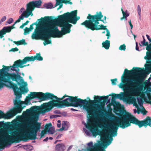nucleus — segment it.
I'll return each mask as SVG.
<instances>
[{"mask_svg":"<svg viewBox=\"0 0 151 151\" xmlns=\"http://www.w3.org/2000/svg\"><path fill=\"white\" fill-rule=\"evenodd\" d=\"M133 119L137 118L135 117L130 118L129 116L127 114L124 115L121 119L118 117H116V122L114 123H112L111 124L104 123L103 125L99 123L98 125L100 128L107 129H105V132H106L107 130H109L107 134H105V136L101 137V140L103 141L105 143H106L107 145H109L113 140L112 137L116 136L117 135V131L119 124H120L119 127L122 129H124L130 126V122L137 125L134 122H132V120Z\"/></svg>","mask_w":151,"mask_h":151,"instance_id":"nucleus-2","label":"nucleus"},{"mask_svg":"<svg viewBox=\"0 0 151 151\" xmlns=\"http://www.w3.org/2000/svg\"><path fill=\"white\" fill-rule=\"evenodd\" d=\"M19 132L17 131H14L12 132V134L14 135H19Z\"/></svg>","mask_w":151,"mask_h":151,"instance_id":"nucleus-54","label":"nucleus"},{"mask_svg":"<svg viewBox=\"0 0 151 151\" xmlns=\"http://www.w3.org/2000/svg\"><path fill=\"white\" fill-rule=\"evenodd\" d=\"M61 116L57 114H55V115H52L50 116V119H53L54 118H56L58 117H61Z\"/></svg>","mask_w":151,"mask_h":151,"instance_id":"nucleus-46","label":"nucleus"},{"mask_svg":"<svg viewBox=\"0 0 151 151\" xmlns=\"http://www.w3.org/2000/svg\"><path fill=\"white\" fill-rule=\"evenodd\" d=\"M20 21V19H19V18L18 19L16 20L15 22H14V23L12 25V26H11V27H14L13 29L15 28V27H14V26L15 25V24L18 22H19Z\"/></svg>","mask_w":151,"mask_h":151,"instance_id":"nucleus-53","label":"nucleus"},{"mask_svg":"<svg viewBox=\"0 0 151 151\" xmlns=\"http://www.w3.org/2000/svg\"><path fill=\"white\" fill-rule=\"evenodd\" d=\"M46 134V133L45 132V130H43L42 131L41 133L40 134L41 137H43L45 136Z\"/></svg>","mask_w":151,"mask_h":151,"instance_id":"nucleus-49","label":"nucleus"},{"mask_svg":"<svg viewBox=\"0 0 151 151\" xmlns=\"http://www.w3.org/2000/svg\"><path fill=\"white\" fill-rule=\"evenodd\" d=\"M97 108L98 109L100 110V111L99 113V114L100 116H103L104 115V114L103 111L101 110V108L99 107H98Z\"/></svg>","mask_w":151,"mask_h":151,"instance_id":"nucleus-50","label":"nucleus"},{"mask_svg":"<svg viewBox=\"0 0 151 151\" xmlns=\"http://www.w3.org/2000/svg\"><path fill=\"white\" fill-rule=\"evenodd\" d=\"M11 78L8 74H4L0 77V89L2 88L4 86V83H7L10 81Z\"/></svg>","mask_w":151,"mask_h":151,"instance_id":"nucleus-16","label":"nucleus"},{"mask_svg":"<svg viewBox=\"0 0 151 151\" xmlns=\"http://www.w3.org/2000/svg\"><path fill=\"white\" fill-rule=\"evenodd\" d=\"M37 106H33L30 109H27L26 112L27 113H29L37 109Z\"/></svg>","mask_w":151,"mask_h":151,"instance_id":"nucleus-35","label":"nucleus"},{"mask_svg":"<svg viewBox=\"0 0 151 151\" xmlns=\"http://www.w3.org/2000/svg\"><path fill=\"white\" fill-rule=\"evenodd\" d=\"M29 16V13H28L26 11H23L22 13L19 17V19L23 20L24 18H27Z\"/></svg>","mask_w":151,"mask_h":151,"instance_id":"nucleus-24","label":"nucleus"},{"mask_svg":"<svg viewBox=\"0 0 151 151\" xmlns=\"http://www.w3.org/2000/svg\"><path fill=\"white\" fill-rule=\"evenodd\" d=\"M141 108L140 109L141 113L143 115H145L147 112V111L146 110L145 108L143 106H142Z\"/></svg>","mask_w":151,"mask_h":151,"instance_id":"nucleus-34","label":"nucleus"},{"mask_svg":"<svg viewBox=\"0 0 151 151\" xmlns=\"http://www.w3.org/2000/svg\"><path fill=\"white\" fill-rule=\"evenodd\" d=\"M12 87L14 92V94L16 96L15 99L14 100L13 103L14 105L17 107L15 110L13 111V112L15 113H21L22 110V104L24 102L22 101L19 99L22 97L21 92L27 93L28 91L27 88L26 89L24 86H21L18 88L17 86L16 85L15 86H12Z\"/></svg>","mask_w":151,"mask_h":151,"instance_id":"nucleus-6","label":"nucleus"},{"mask_svg":"<svg viewBox=\"0 0 151 151\" xmlns=\"http://www.w3.org/2000/svg\"><path fill=\"white\" fill-rule=\"evenodd\" d=\"M145 78L143 77H141L138 80H137L139 82V85L138 86H140L141 85H143V84H142V83L144 81H145Z\"/></svg>","mask_w":151,"mask_h":151,"instance_id":"nucleus-38","label":"nucleus"},{"mask_svg":"<svg viewBox=\"0 0 151 151\" xmlns=\"http://www.w3.org/2000/svg\"><path fill=\"white\" fill-rule=\"evenodd\" d=\"M137 99L139 104L140 105V107H141V106H142V105L143 104L142 99L141 97H139L137 98Z\"/></svg>","mask_w":151,"mask_h":151,"instance_id":"nucleus-37","label":"nucleus"},{"mask_svg":"<svg viewBox=\"0 0 151 151\" xmlns=\"http://www.w3.org/2000/svg\"><path fill=\"white\" fill-rule=\"evenodd\" d=\"M32 2L29 3L27 4V10H30L32 9Z\"/></svg>","mask_w":151,"mask_h":151,"instance_id":"nucleus-39","label":"nucleus"},{"mask_svg":"<svg viewBox=\"0 0 151 151\" xmlns=\"http://www.w3.org/2000/svg\"><path fill=\"white\" fill-rule=\"evenodd\" d=\"M48 133L51 134H53L55 132V128L54 127H52L49 128L48 130Z\"/></svg>","mask_w":151,"mask_h":151,"instance_id":"nucleus-36","label":"nucleus"},{"mask_svg":"<svg viewBox=\"0 0 151 151\" xmlns=\"http://www.w3.org/2000/svg\"><path fill=\"white\" fill-rule=\"evenodd\" d=\"M106 31L107 33L106 34V35L108 36L107 37V39H109V37L110 36V32L108 29L106 30Z\"/></svg>","mask_w":151,"mask_h":151,"instance_id":"nucleus-55","label":"nucleus"},{"mask_svg":"<svg viewBox=\"0 0 151 151\" xmlns=\"http://www.w3.org/2000/svg\"><path fill=\"white\" fill-rule=\"evenodd\" d=\"M54 113L55 114H61L60 111L58 110H55L54 111Z\"/></svg>","mask_w":151,"mask_h":151,"instance_id":"nucleus-61","label":"nucleus"},{"mask_svg":"<svg viewBox=\"0 0 151 151\" xmlns=\"http://www.w3.org/2000/svg\"><path fill=\"white\" fill-rule=\"evenodd\" d=\"M31 96L32 99H38L40 101H42L45 100H48L49 99H55L56 100L52 99V101L54 103V102H57L59 103H62V101L65 97V96H64L62 98H58L56 96H55L53 94L51 93H46L45 95L41 92H31ZM51 101H50V102ZM48 103H46L47 105L50 106V107L46 108L42 111V113L43 114H45L46 113L50 111L51 108H52L55 106H51ZM54 103H55L54 102ZM58 107V106H57Z\"/></svg>","mask_w":151,"mask_h":151,"instance_id":"nucleus-4","label":"nucleus"},{"mask_svg":"<svg viewBox=\"0 0 151 151\" xmlns=\"http://www.w3.org/2000/svg\"><path fill=\"white\" fill-rule=\"evenodd\" d=\"M123 74L121 77L122 82L120 83L119 85V88H122L124 87V83H126V84L129 85L132 87H135L136 89L140 91H143L144 86L143 85H141L138 86L139 85V82L137 81L133 78H130L128 77L125 78L124 77Z\"/></svg>","mask_w":151,"mask_h":151,"instance_id":"nucleus-8","label":"nucleus"},{"mask_svg":"<svg viewBox=\"0 0 151 151\" xmlns=\"http://www.w3.org/2000/svg\"><path fill=\"white\" fill-rule=\"evenodd\" d=\"M122 11L123 14V17H125V18H126L129 15V14L127 12L125 13L124 12L122 9Z\"/></svg>","mask_w":151,"mask_h":151,"instance_id":"nucleus-44","label":"nucleus"},{"mask_svg":"<svg viewBox=\"0 0 151 151\" xmlns=\"http://www.w3.org/2000/svg\"><path fill=\"white\" fill-rule=\"evenodd\" d=\"M128 23H129V24L130 26L131 29H132L133 26L132 24L131 23V20H130L128 22Z\"/></svg>","mask_w":151,"mask_h":151,"instance_id":"nucleus-63","label":"nucleus"},{"mask_svg":"<svg viewBox=\"0 0 151 151\" xmlns=\"http://www.w3.org/2000/svg\"><path fill=\"white\" fill-rule=\"evenodd\" d=\"M14 27H11L10 26L4 27L2 29L0 30L1 34L2 36L6 34V33L10 32L12 29H13Z\"/></svg>","mask_w":151,"mask_h":151,"instance_id":"nucleus-18","label":"nucleus"},{"mask_svg":"<svg viewBox=\"0 0 151 151\" xmlns=\"http://www.w3.org/2000/svg\"><path fill=\"white\" fill-rule=\"evenodd\" d=\"M32 10H27L26 12H27L28 13H29V15H31V16H33V14L32 12Z\"/></svg>","mask_w":151,"mask_h":151,"instance_id":"nucleus-58","label":"nucleus"},{"mask_svg":"<svg viewBox=\"0 0 151 151\" xmlns=\"http://www.w3.org/2000/svg\"><path fill=\"white\" fill-rule=\"evenodd\" d=\"M24 35H25L29 33V31L30 30L29 29V28L27 27H26L25 29H24Z\"/></svg>","mask_w":151,"mask_h":151,"instance_id":"nucleus-42","label":"nucleus"},{"mask_svg":"<svg viewBox=\"0 0 151 151\" xmlns=\"http://www.w3.org/2000/svg\"><path fill=\"white\" fill-rule=\"evenodd\" d=\"M132 121L137 125L139 128L143 127H147L148 126L151 127V118L148 116H147L145 119L141 121L137 119H133Z\"/></svg>","mask_w":151,"mask_h":151,"instance_id":"nucleus-12","label":"nucleus"},{"mask_svg":"<svg viewBox=\"0 0 151 151\" xmlns=\"http://www.w3.org/2000/svg\"><path fill=\"white\" fill-rule=\"evenodd\" d=\"M55 149L57 151H64L65 149V145L61 143L57 144L55 146Z\"/></svg>","mask_w":151,"mask_h":151,"instance_id":"nucleus-20","label":"nucleus"},{"mask_svg":"<svg viewBox=\"0 0 151 151\" xmlns=\"http://www.w3.org/2000/svg\"><path fill=\"white\" fill-rule=\"evenodd\" d=\"M45 33L43 32L42 31H36V29L33 32L31 36V38L32 39L38 40L41 38L45 40V42H43L44 45L45 46L46 45L51 44V40H48L49 38H47L45 36Z\"/></svg>","mask_w":151,"mask_h":151,"instance_id":"nucleus-10","label":"nucleus"},{"mask_svg":"<svg viewBox=\"0 0 151 151\" xmlns=\"http://www.w3.org/2000/svg\"><path fill=\"white\" fill-rule=\"evenodd\" d=\"M35 24V23H34L33 24H31L30 26V27L29 28V29L30 30H32L33 29V26Z\"/></svg>","mask_w":151,"mask_h":151,"instance_id":"nucleus-60","label":"nucleus"},{"mask_svg":"<svg viewBox=\"0 0 151 151\" xmlns=\"http://www.w3.org/2000/svg\"><path fill=\"white\" fill-rule=\"evenodd\" d=\"M4 115L5 114L1 110H0V119L2 118H4Z\"/></svg>","mask_w":151,"mask_h":151,"instance_id":"nucleus-52","label":"nucleus"},{"mask_svg":"<svg viewBox=\"0 0 151 151\" xmlns=\"http://www.w3.org/2000/svg\"><path fill=\"white\" fill-rule=\"evenodd\" d=\"M24 64H22L21 60L19 59L15 61L13 65L10 66L11 70L16 72V73H13L10 75L11 78L13 81L17 82L18 85L21 84L24 81L23 78L21 76V73L19 68H22L29 65V64L24 65Z\"/></svg>","mask_w":151,"mask_h":151,"instance_id":"nucleus-7","label":"nucleus"},{"mask_svg":"<svg viewBox=\"0 0 151 151\" xmlns=\"http://www.w3.org/2000/svg\"><path fill=\"white\" fill-rule=\"evenodd\" d=\"M68 97L64 100L62 101V104L55 103L52 101L49 103L51 106H58V107L65 108L69 106H72L77 107L80 106L81 104H83L85 109L89 113H94L95 112L92 111L91 108H88L87 105L88 104V101L86 100L78 99L77 97H72L70 96H65Z\"/></svg>","mask_w":151,"mask_h":151,"instance_id":"nucleus-3","label":"nucleus"},{"mask_svg":"<svg viewBox=\"0 0 151 151\" xmlns=\"http://www.w3.org/2000/svg\"><path fill=\"white\" fill-rule=\"evenodd\" d=\"M13 19L12 18H10L6 21V25H7V24H10L12 22Z\"/></svg>","mask_w":151,"mask_h":151,"instance_id":"nucleus-43","label":"nucleus"},{"mask_svg":"<svg viewBox=\"0 0 151 151\" xmlns=\"http://www.w3.org/2000/svg\"><path fill=\"white\" fill-rule=\"evenodd\" d=\"M37 124V125L35 126L33 124L32 125V127L33 128L29 134V137L32 139H35L36 138L38 132L40 131V128L41 123H39Z\"/></svg>","mask_w":151,"mask_h":151,"instance_id":"nucleus-13","label":"nucleus"},{"mask_svg":"<svg viewBox=\"0 0 151 151\" xmlns=\"http://www.w3.org/2000/svg\"><path fill=\"white\" fill-rule=\"evenodd\" d=\"M102 45L106 49H108L110 46V41L108 40H106L105 42H103Z\"/></svg>","mask_w":151,"mask_h":151,"instance_id":"nucleus-26","label":"nucleus"},{"mask_svg":"<svg viewBox=\"0 0 151 151\" xmlns=\"http://www.w3.org/2000/svg\"><path fill=\"white\" fill-rule=\"evenodd\" d=\"M117 81V79L116 78H115L113 79H111V83L112 85H116V82Z\"/></svg>","mask_w":151,"mask_h":151,"instance_id":"nucleus-51","label":"nucleus"},{"mask_svg":"<svg viewBox=\"0 0 151 151\" xmlns=\"http://www.w3.org/2000/svg\"><path fill=\"white\" fill-rule=\"evenodd\" d=\"M14 43L17 45H27V43L24 40L22 39L20 41H18L17 42L14 41Z\"/></svg>","mask_w":151,"mask_h":151,"instance_id":"nucleus-30","label":"nucleus"},{"mask_svg":"<svg viewBox=\"0 0 151 151\" xmlns=\"http://www.w3.org/2000/svg\"><path fill=\"white\" fill-rule=\"evenodd\" d=\"M29 96H30V97H28L27 98V99L25 100V102L27 103V104H30V99H32L31 97L32 96H31V92L30 93V94L29 95Z\"/></svg>","mask_w":151,"mask_h":151,"instance_id":"nucleus-41","label":"nucleus"},{"mask_svg":"<svg viewBox=\"0 0 151 151\" xmlns=\"http://www.w3.org/2000/svg\"><path fill=\"white\" fill-rule=\"evenodd\" d=\"M11 137L8 134L6 131L3 129H0V138L4 141H7L8 138Z\"/></svg>","mask_w":151,"mask_h":151,"instance_id":"nucleus-17","label":"nucleus"},{"mask_svg":"<svg viewBox=\"0 0 151 151\" xmlns=\"http://www.w3.org/2000/svg\"><path fill=\"white\" fill-rule=\"evenodd\" d=\"M121 50L125 51L126 50V46L124 44L121 45L119 48Z\"/></svg>","mask_w":151,"mask_h":151,"instance_id":"nucleus-40","label":"nucleus"},{"mask_svg":"<svg viewBox=\"0 0 151 151\" xmlns=\"http://www.w3.org/2000/svg\"><path fill=\"white\" fill-rule=\"evenodd\" d=\"M108 96H103L100 97L98 96H95V99L96 100L95 101L96 102H98V100H96L97 99H98L100 101H101L102 100H103V102L105 103L106 101V100L105 99H108Z\"/></svg>","mask_w":151,"mask_h":151,"instance_id":"nucleus-22","label":"nucleus"},{"mask_svg":"<svg viewBox=\"0 0 151 151\" xmlns=\"http://www.w3.org/2000/svg\"><path fill=\"white\" fill-rule=\"evenodd\" d=\"M34 59L33 56L27 57H25L23 60H21L22 64H26L27 62L31 61H34Z\"/></svg>","mask_w":151,"mask_h":151,"instance_id":"nucleus-23","label":"nucleus"},{"mask_svg":"<svg viewBox=\"0 0 151 151\" xmlns=\"http://www.w3.org/2000/svg\"><path fill=\"white\" fill-rule=\"evenodd\" d=\"M64 125V127L65 128V130H67L69 127V122L67 121H64L62 122V125Z\"/></svg>","mask_w":151,"mask_h":151,"instance_id":"nucleus-29","label":"nucleus"},{"mask_svg":"<svg viewBox=\"0 0 151 151\" xmlns=\"http://www.w3.org/2000/svg\"><path fill=\"white\" fill-rule=\"evenodd\" d=\"M51 20L50 17H45L44 21L48 24L38 25L36 28V31H42L45 33V36L47 38L51 37H61L66 33H69L72 25L68 23L67 20H61L59 18Z\"/></svg>","mask_w":151,"mask_h":151,"instance_id":"nucleus-1","label":"nucleus"},{"mask_svg":"<svg viewBox=\"0 0 151 151\" xmlns=\"http://www.w3.org/2000/svg\"><path fill=\"white\" fill-rule=\"evenodd\" d=\"M17 114V112L13 113V111L12 114H9L4 115V118L5 119H10L13 117Z\"/></svg>","mask_w":151,"mask_h":151,"instance_id":"nucleus-28","label":"nucleus"},{"mask_svg":"<svg viewBox=\"0 0 151 151\" xmlns=\"http://www.w3.org/2000/svg\"><path fill=\"white\" fill-rule=\"evenodd\" d=\"M9 67L7 66H4L3 68L0 70V73H1L2 71L4 73H7L9 70Z\"/></svg>","mask_w":151,"mask_h":151,"instance_id":"nucleus-33","label":"nucleus"},{"mask_svg":"<svg viewBox=\"0 0 151 151\" xmlns=\"http://www.w3.org/2000/svg\"><path fill=\"white\" fill-rule=\"evenodd\" d=\"M97 148H98L99 149L98 151H105L104 149L103 148L106 149L108 145H107L106 143H105L104 144L100 142H99L98 143H97Z\"/></svg>","mask_w":151,"mask_h":151,"instance_id":"nucleus-19","label":"nucleus"},{"mask_svg":"<svg viewBox=\"0 0 151 151\" xmlns=\"http://www.w3.org/2000/svg\"><path fill=\"white\" fill-rule=\"evenodd\" d=\"M34 60H36L39 61L42 60H43V58L42 57L40 54L37 53L36 55L33 57Z\"/></svg>","mask_w":151,"mask_h":151,"instance_id":"nucleus-31","label":"nucleus"},{"mask_svg":"<svg viewBox=\"0 0 151 151\" xmlns=\"http://www.w3.org/2000/svg\"><path fill=\"white\" fill-rule=\"evenodd\" d=\"M64 124L63 125H62V127L60 129H58V131H62L63 130H64V131H66V130H65V128L64 127Z\"/></svg>","mask_w":151,"mask_h":151,"instance_id":"nucleus-59","label":"nucleus"},{"mask_svg":"<svg viewBox=\"0 0 151 151\" xmlns=\"http://www.w3.org/2000/svg\"><path fill=\"white\" fill-rule=\"evenodd\" d=\"M32 6L38 8H40L42 4L41 0H36L32 1Z\"/></svg>","mask_w":151,"mask_h":151,"instance_id":"nucleus-25","label":"nucleus"},{"mask_svg":"<svg viewBox=\"0 0 151 151\" xmlns=\"http://www.w3.org/2000/svg\"><path fill=\"white\" fill-rule=\"evenodd\" d=\"M77 10L73 11L70 13L67 12L61 15L59 19L61 20H67L68 23L76 24L79 19V17H77Z\"/></svg>","mask_w":151,"mask_h":151,"instance_id":"nucleus-9","label":"nucleus"},{"mask_svg":"<svg viewBox=\"0 0 151 151\" xmlns=\"http://www.w3.org/2000/svg\"><path fill=\"white\" fill-rule=\"evenodd\" d=\"M18 49L17 47H15L11 49L9 51L15 52L18 51Z\"/></svg>","mask_w":151,"mask_h":151,"instance_id":"nucleus-56","label":"nucleus"},{"mask_svg":"<svg viewBox=\"0 0 151 151\" xmlns=\"http://www.w3.org/2000/svg\"><path fill=\"white\" fill-rule=\"evenodd\" d=\"M145 101L148 104H150L151 105V101L148 100L147 99H145Z\"/></svg>","mask_w":151,"mask_h":151,"instance_id":"nucleus-64","label":"nucleus"},{"mask_svg":"<svg viewBox=\"0 0 151 151\" xmlns=\"http://www.w3.org/2000/svg\"><path fill=\"white\" fill-rule=\"evenodd\" d=\"M103 17L101 12H99V14L94 15H91L89 14L87 18L89 19V20H86L81 23V25H84L88 29H90L92 30H98L103 29L106 30L108 29L106 28V26L103 25H98L99 24V21L101 20V19Z\"/></svg>","mask_w":151,"mask_h":151,"instance_id":"nucleus-5","label":"nucleus"},{"mask_svg":"<svg viewBox=\"0 0 151 151\" xmlns=\"http://www.w3.org/2000/svg\"><path fill=\"white\" fill-rule=\"evenodd\" d=\"M84 130L86 134L88 135H91V133L93 135L96 136L97 135H100L101 134V131L96 127H94L91 129L90 131L84 128Z\"/></svg>","mask_w":151,"mask_h":151,"instance_id":"nucleus-15","label":"nucleus"},{"mask_svg":"<svg viewBox=\"0 0 151 151\" xmlns=\"http://www.w3.org/2000/svg\"><path fill=\"white\" fill-rule=\"evenodd\" d=\"M137 12L138 14V15L139 16H140L141 15V9L140 6L139 5H138L137 6Z\"/></svg>","mask_w":151,"mask_h":151,"instance_id":"nucleus-45","label":"nucleus"},{"mask_svg":"<svg viewBox=\"0 0 151 151\" xmlns=\"http://www.w3.org/2000/svg\"><path fill=\"white\" fill-rule=\"evenodd\" d=\"M43 6L45 8L48 9H51L53 8V5L51 3H45Z\"/></svg>","mask_w":151,"mask_h":151,"instance_id":"nucleus-32","label":"nucleus"},{"mask_svg":"<svg viewBox=\"0 0 151 151\" xmlns=\"http://www.w3.org/2000/svg\"><path fill=\"white\" fill-rule=\"evenodd\" d=\"M146 41L145 39V38H144V39L143 40V41H142L141 42V44H142V45H141V44H139V45L141 46H144L145 45V42Z\"/></svg>","mask_w":151,"mask_h":151,"instance_id":"nucleus-57","label":"nucleus"},{"mask_svg":"<svg viewBox=\"0 0 151 151\" xmlns=\"http://www.w3.org/2000/svg\"><path fill=\"white\" fill-rule=\"evenodd\" d=\"M146 50L148 51L147 52H151V43L146 47Z\"/></svg>","mask_w":151,"mask_h":151,"instance_id":"nucleus-48","label":"nucleus"},{"mask_svg":"<svg viewBox=\"0 0 151 151\" xmlns=\"http://www.w3.org/2000/svg\"><path fill=\"white\" fill-rule=\"evenodd\" d=\"M144 58L147 60L146 61L147 63L145 65V69L149 73L151 72V52H147Z\"/></svg>","mask_w":151,"mask_h":151,"instance_id":"nucleus-14","label":"nucleus"},{"mask_svg":"<svg viewBox=\"0 0 151 151\" xmlns=\"http://www.w3.org/2000/svg\"><path fill=\"white\" fill-rule=\"evenodd\" d=\"M56 3L55 4V7L59 5L60 4L65 3L67 4L68 2H69V1H67L66 0H56Z\"/></svg>","mask_w":151,"mask_h":151,"instance_id":"nucleus-27","label":"nucleus"},{"mask_svg":"<svg viewBox=\"0 0 151 151\" xmlns=\"http://www.w3.org/2000/svg\"><path fill=\"white\" fill-rule=\"evenodd\" d=\"M115 97L117 99L122 100L126 104H133L134 105H137L136 103V99L135 97H132L131 96L129 99L126 97L125 95L123 92H122L120 94H116Z\"/></svg>","mask_w":151,"mask_h":151,"instance_id":"nucleus-11","label":"nucleus"},{"mask_svg":"<svg viewBox=\"0 0 151 151\" xmlns=\"http://www.w3.org/2000/svg\"><path fill=\"white\" fill-rule=\"evenodd\" d=\"M139 69L140 68H136V69L134 70H132L131 71H130L127 70V69L126 68L124 70V73L126 76L132 75L134 74V71L137 72L139 71Z\"/></svg>","mask_w":151,"mask_h":151,"instance_id":"nucleus-21","label":"nucleus"},{"mask_svg":"<svg viewBox=\"0 0 151 151\" xmlns=\"http://www.w3.org/2000/svg\"><path fill=\"white\" fill-rule=\"evenodd\" d=\"M151 80V77L149 78L147 82H145V86H146L147 85H150L151 82L150 81V80Z\"/></svg>","mask_w":151,"mask_h":151,"instance_id":"nucleus-47","label":"nucleus"},{"mask_svg":"<svg viewBox=\"0 0 151 151\" xmlns=\"http://www.w3.org/2000/svg\"><path fill=\"white\" fill-rule=\"evenodd\" d=\"M146 36L147 39L150 42H151V39L150 38V36L148 35H146Z\"/></svg>","mask_w":151,"mask_h":151,"instance_id":"nucleus-62","label":"nucleus"}]
</instances>
